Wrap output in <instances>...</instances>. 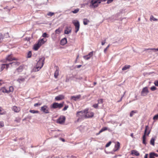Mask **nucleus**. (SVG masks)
<instances>
[{
  "instance_id": "obj_62",
  "label": "nucleus",
  "mask_w": 158,
  "mask_h": 158,
  "mask_svg": "<svg viewBox=\"0 0 158 158\" xmlns=\"http://www.w3.org/2000/svg\"><path fill=\"white\" fill-rule=\"evenodd\" d=\"M148 154H145L144 157V158H148Z\"/></svg>"
},
{
  "instance_id": "obj_56",
  "label": "nucleus",
  "mask_w": 158,
  "mask_h": 158,
  "mask_svg": "<svg viewBox=\"0 0 158 158\" xmlns=\"http://www.w3.org/2000/svg\"><path fill=\"white\" fill-rule=\"evenodd\" d=\"M113 0H108L107 1V3L109 4L112 2Z\"/></svg>"
},
{
  "instance_id": "obj_29",
  "label": "nucleus",
  "mask_w": 158,
  "mask_h": 158,
  "mask_svg": "<svg viewBox=\"0 0 158 158\" xmlns=\"http://www.w3.org/2000/svg\"><path fill=\"white\" fill-rule=\"evenodd\" d=\"M23 70V67L22 66H20L19 67L16 69L17 72L19 73L21 72Z\"/></svg>"
},
{
  "instance_id": "obj_64",
  "label": "nucleus",
  "mask_w": 158,
  "mask_h": 158,
  "mask_svg": "<svg viewBox=\"0 0 158 158\" xmlns=\"http://www.w3.org/2000/svg\"><path fill=\"white\" fill-rule=\"evenodd\" d=\"M81 66V65H78L77 66V68H80Z\"/></svg>"
},
{
  "instance_id": "obj_39",
  "label": "nucleus",
  "mask_w": 158,
  "mask_h": 158,
  "mask_svg": "<svg viewBox=\"0 0 158 158\" xmlns=\"http://www.w3.org/2000/svg\"><path fill=\"white\" fill-rule=\"evenodd\" d=\"M32 53L31 51H29L27 53V57L28 58H31V56Z\"/></svg>"
},
{
  "instance_id": "obj_17",
  "label": "nucleus",
  "mask_w": 158,
  "mask_h": 158,
  "mask_svg": "<svg viewBox=\"0 0 158 158\" xmlns=\"http://www.w3.org/2000/svg\"><path fill=\"white\" fill-rule=\"evenodd\" d=\"M59 68L58 67H56V70L55 71L54 74V76L56 78H57L59 75Z\"/></svg>"
},
{
  "instance_id": "obj_50",
  "label": "nucleus",
  "mask_w": 158,
  "mask_h": 158,
  "mask_svg": "<svg viewBox=\"0 0 158 158\" xmlns=\"http://www.w3.org/2000/svg\"><path fill=\"white\" fill-rule=\"evenodd\" d=\"M110 46V44L108 45V46L106 47V48L104 49V51L105 53L106 52L107 49Z\"/></svg>"
},
{
  "instance_id": "obj_63",
  "label": "nucleus",
  "mask_w": 158,
  "mask_h": 158,
  "mask_svg": "<svg viewBox=\"0 0 158 158\" xmlns=\"http://www.w3.org/2000/svg\"><path fill=\"white\" fill-rule=\"evenodd\" d=\"M131 136L133 138H134V136H133V133H131Z\"/></svg>"
},
{
  "instance_id": "obj_2",
  "label": "nucleus",
  "mask_w": 158,
  "mask_h": 158,
  "mask_svg": "<svg viewBox=\"0 0 158 158\" xmlns=\"http://www.w3.org/2000/svg\"><path fill=\"white\" fill-rule=\"evenodd\" d=\"M44 60L45 58L44 57L40 58L37 63L36 67L33 69V70L34 71H38L43 67L44 64Z\"/></svg>"
},
{
  "instance_id": "obj_61",
  "label": "nucleus",
  "mask_w": 158,
  "mask_h": 158,
  "mask_svg": "<svg viewBox=\"0 0 158 158\" xmlns=\"http://www.w3.org/2000/svg\"><path fill=\"white\" fill-rule=\"evenodd\" d=\"M11 8H8V6H7L6 7H5L4 8V9H9V10H10V9H11Z\"/></svg>"
},
{
  "instance_id": "obj_30",
  "label": "nucleus",
  "mask_w": 158,
  "mask_h": 158,
  "mask_svg": "<svg viewBox=\"0 0 158 158\" xmlns=\"http://www.w3.org/2000/svg\"><path fill=\"white\" fill-rule=\"evenodd\" d=\"M137 113V110H132V111L130 114V116L131 117H132L133 116V114H135Z\"/></svg>"
},
{
  "instance_id": "obj_49",
  "label": "nucleus",
  "mask_w": 158,
  "mask_h": 158,
  "mask_svg": "<svg viewBox=\"0 0 158 158\" xmlns=\"http://www.w3.org/2000/svg\"><path fill=\"white\" fill-rule=\"evenodd\" d=\"M98 104L99 103H102L103 102V100L102 99H100L98 100Z\"/></svg>"
},
{
  "instance_id": "obj_28",
  "label": "nucleus",
  "mask_w": 158,
  "mask_h": 158,
  "mask_svg": "<svg viewBox=\"0 0 158 158\" xmlns=\"http://www.w3.org/2000/svg\"><path fill=\"white\" fill-rule=\"evenodd\" d=\"M83 24L85 25H87L88 23L89 22V21L88 19H83Z\"/></svg>"
},
{
  "instance_id": "obj_20",
  "label": "nucleus",
  "mask_w": 158,
  "mask_h": 158,
  "mask_svg": "<svg viewBox=\"0 0 158 158\" xmlns=\"http://www.w3.org/2000/svg\"><path fill=\"white\" fill-rule=\"evenodd\" d=\"M131 154V155H135L137 156H138L139 155V152L135 150H132Z\"/></svg>"
},
{
  "instance_id": "obj_35",
  "label": "nucleus",
  "mask_w": 158,
  "mask_h": 158,
  "mask_svg": "<svg viewBox=\"0 0 158 158\" xmlns=\"http://www.w3.org/2000/svg\"><path fill=\"white\" fill-rule=\"evenodd\" d=\"M54 15V13L51 12H49L47 14V15L50 17Z\"/></svg>"
},
{
  "instance_id": "obj_45",
  "label": "nucleus",
  "mask_w": 158,
  "mask_h": 158,
  "mask_svg": "<svg viewBox=\"0 0 158 158\" xmlns=\"http://www.w3.org/2000/svg\"><path fill=\"white\" fill-rule=\"evenodd\" d=\"M156 88L155 86H152L151 88V89L152 91H154L156 90Z\"/></svg>"
},
{
  "instance_id": "obj_15",
  "label": "nucleus",
  "mask_w": 158,
  "mask_h": 158,
  "mask_svg": "<svg viewBox=\"0 0 158 158\" xmlns=\"http://www.w3.org/2000/svg\"><path fill=\"white\" fill-rule=\"evenodd\" d=\"M0 36H2V41L3 39L5 40L6 38H8L10 37L9 34L8 32L5 33L4 35H1Z\"/></svg>"
},
{
  "instance_id": "obj_10",
  "label": "nucleus",
  "mask_w": 158,
  "mask_h": 158,
  "mask_svg": "<svg viewBox=\"0 0 158 158\" xmlns=\"http://www.w3.org/2000/svg\"><path fill=\"white\" fill-rule=\"evenodd\" d=\"M65 118L64 116H61L57 119V123L60 124H63L65 121Z\"/></svg>"
},
{
  "instance_id": "obj_8",
  "label": "nucleus",
  "mask_w": 158,
  "mask_h": 158,
  "mask_svg": "<svg viewBox=\"0 0 158 158\" xmlns=\"http://www.w3.org/2000/svg\"><path fill=\"white\" fill-rule=\"evenodd\" d=\"M40 110L45 114H48L49 113V108L46 105H44L41 107Z\"/></svg>"
},
{
  "instance_id": "obj_14",
  "label": "nucleus",
  "mask_w": 158,
  "mask_h": 158,
  "mask_svg": "<svg viewBox=\"0 0 158 158\" xmlns=\"http://www.w3.org/2000/svg\"><path fill=\"white\" fill-rule=\"evenodd\" d=\"M12 110L15 112L18 113L20 111V108L16 106H13L12 108Z\"/></svg>"
},
{
  "instance_id": "obj_7",
  "label": "nucleus",
  "mask_w": 158,
  "mask_h": 158,
  "mask_svg": "<svg viewBox=\"0 0 158 158\" xmlns=\"http://www.w3.org/2000/svg\"><path fill=\"white\" fill-rule=\"evenodd\" d=\"M73 24L75 26V32L77 33L79 30L80 28V24L78 20H73L72 21Z\"/></svg>"
},
{
  "instance_id": "obj_54",
  "label": "nucleus",
  "mask_w": 158,
  "mask_h": 158,
  "mask_svg": "<svg viewBox=\"0 0 158 158\" xmlns=\"http://www.w3.org/2000/svg\"><path fill=\"white\" fill-rule=\"evenodd\" d=\"M154 84L156 86H158V81H154Z\"/></svg>"
},
{
  "instance_id": "obj_12",
  "label": "nucleus",
  "mask_w": 158,
  "mask_h": 158,
  "mask_svg": "<svg viewBox=\"0 0 158 158\" xmlns=\"http://www.w3.org/2000/svg\"><path fill=\"white\" fill-rule=\"evenodd\" d=\"M6 61H9L16 60V59L14 58L12 54L8 55L6 57Z\"/></svg>"
},
{
  "instance_id": "obj_40",
  "label": "nucleus",
  "mask_w": 158,
  "mask_h": 158,
  "mask_svg": "<svg viewBox=\"0 0 158 158\" xmlns=\"http://www.w3.org/2000/svg\"><path fill=\"white\" fill-rule=\"evenodd\" d=\"M55 31L56 34H59L61 32V30L60 28H58L56 29Z\"/></svg>"
},
{
  "instance_id": "obj_22",
  "label": "nucleus",
  "mask_w": 158,
  "mask_h": 158,
  "mask_svg": "<svg viewBox=\"0 0 158 158\" xmlns=\"http://www.w3.org/2000/svg\"><path fill=\"white\" fill-rule=\"evenodd\" d=\"M120 148V143L119 142H117V143L115 145V148L114 149V151H116L118 150Z\"/></svg>"
},
{
  "instance_id": "obj_51",
  "label": "nucleus",
  "mask_w": 158,
  "mask_h": 158,
  "mask_svg": "<svg viewBox=\"0 0 158 158\" xmlns=\"http://www.w3.org/2000/svg\"><path fill=\"white\" fill-rule=\"evenodd\" d=\"M98 104H94V105H93V106L95 108H97L98 107Z\"/></svg>"
},
{
  "instance_id": "obj_19",
  "label": "nucleus",
  "mask_w": 158,
  "mask_h": 158,
  "mask_svg": "<svg viewBox=\"0 0 158 158\" xmlns=\"http://www.w3.org/2000/svg\"><path fill=\"white\" fill-rule=\"evenodd\" d=\"M81 97V95H79L76 96H72L71 97V99L73 100L74 101H76L77 99H78Z\"/></svg>"
},
{
  "instance_id": "obj_5",
  "label": "nucleus",
  "mask_w": 158,
  "mask_h": 158,
  "mask_svg": "<svg viewBox=\"0 0 158 158\" xmlns=\"http://www.w3.org/2000/svg\"><path fill=\"white\" fill-rule=\"evenodd\" d=\"M64 105V102L60 103H59L57 102H54L51 106L50 107L51 108L56 109L58 108L60 109Z\"/></svg>"
},
{
  "instance_id": "obj_52",
  "label": "nucleus",
  "mask_w": 158,
  "mask_h": 158,
  "mask_svg": "<svg viewBox=\"0 0 158 158\" xmlns=\"http://www.w3.org/2000/svg\"><path fill=\"white\" fill-rule=\"evenodd\" d=\"M68 107H69L68 106H65L64 107L63 109V111L66 110H67V109L68 108Z\"/></svg>"
},
{
  "instance_id": "obj_37",
  "label": "nucleus",
  "mask_w": 158,
  "mask_h": 158,
  "mask_svg": "<svg viewBox=\"0 0 158 158\" xmlns=\"http://www.w3.org/2000/svg\"><path fill=\"white\" fill-rule=\"evenodd\" d=\"M107 130V128L106 127H104L101 129L100 130V132H102Z\"/></svg>"
},
{
  "instance_id": "obj_13",
  "label": "nucleus",
  "mask_w": 158,
  "mask_h": 158,
  "mask_svg": "<svg viewBox=\"0 0 158 158\" xmlns=\"http://www.w3.org/2000/svg\"><path fill=\"white\" fill-rule=\"evenodd\" d=\"M93 51H92L89 52L88 55L84 56L83 58L85 60H88L93 56Z\"/></svg>"
},
{
  "instance_id": "obj_47",
  "label": "nucleus",
  "mask_w": 158,
  "mask_h": 158,
  "mask_svg": "<svg viewBox=\"0 0 158 158\" xmlns=\"http://www.w3.org/2000/svg\"><path fill=\"white\" fill-rule=\"evenodd\" d=\"M111 141H110L108 143H107L106 145V147H108L109 146H110V145L111 144Z\"/></svg>"
},
{
  "instance_id": "obj_36",
  "label": "nucleus",
  "mask_w": 158,
  "mask_h": 158,
  "mask_svg": "<svg viewBox=\"0 0 158 158\" xmlns=\"http://www.w3.org/2000/svg\"><path fill=\"white\" fill-rule=\"evenodd\" d=\"M79 10V9L78 8H77L74 10L72 11V12L74 14H76L78 13Z\"/></svg>"
},
{
  "instance_id": "obj_60",
  "label": "nucleus",
  "mask_w": 158,
  "mask_h": 158,
  "mask_svg": "<svg viewBox=\"0 0 158 158\" xmlns=\"http://www.w3.org/2000/svg\"><path fill=\"white\" fill-rule=\"evenodd\" d=\"M154 155L155 156H156V157H158V155L157 154H156L155 153L153 152Z\"/></svg>"
},
{
  "instance_id": "obj_18",
  "label": "nucleus",
  "mask_w": 158,
  "mask_h": 158,
  "mask_svg": "<svg viewBox=\"0 0 158 158\" xmlns=\"http://www.w3.org/2000/svg\"><path fill=\"white\" fill-rule=\"evenodd\" d=\"M67 43V39L64 38L62 39L60 41V44L62 45H65Z\"/></svg>"
},
{
  "instance_id": "obj_3",
  "label": "nucleus",
  "mask_w": 158,
  "mask_h": 158,
  "mask_svg": "<svg viewBox=\"0 0 158 158\" xmlns=\"http://www.w3.org/2000/svg\"><path fill=\"white\" fill-rule=\"evenodd\" d=\"M101 3L100 0H91L90 2L89 6L91 8H95Z\"/></svg>"
},
{
  "instance_id": "obj_11",
  "label": "nucleus",
  "mask_w": 158,
  "mask_h": 158,
  "mask_svg": "<svg viewBox=\"0 0 158 158\" xmlns=\"http://www.w3.org/2000/svg\"><path fill=\"white\" fill-rule=\"evenodd\" d=\"M149 91L148 88L145 87L143 88L141 93V95L143 96H145L148 93Z\"/></svg>"
},
{
  "instance_id": "obj_32",
  "label": "nucleus",
  "mask_w": 158,
  "mask_h": 158,
  "mask_svg": "<svg viewBox=\"0 0 158 158\" xmlns=\"http://www.w3.org/2000/svg\"><path fill=\"white\" fill-rule=\"evenodd\" d=\"M150 20L151 21H157V19L155 18L153 15H151L150 17Z\"/></svg>"
},
{
  "instance_id": "obj_24",
  "label": "nucleus",
  "mask_w": 158,
  "mask_h": 158,
  "mask_svg": "<svg viewBox=\"0 0 158 158\" xmlns=\"http://www.w3.org/2000/svg\"><path fill=\"white\" fill-rule=\"evenodd\" d=\"M40 46L37 43L35 44L33 48V49L35 51L37 50Z\"/></svg>"
},
{
  "instance_id": "obj_27",
  "label": "nucleus",
  "mask_w": 158,
  "mask_h": 158,
  "mask_svg": "<svg viewBox=\"0 0 158 158\" xmlns=\"http://www.w3.org/2000/svg\"><path fill=\"white\" fill-rule=\"evenodd\" d=\"M25 79L24 78H18L17 81L19 83H21V82H23L25 81Z\"/></svg>"
},
{
  "instance_id": "obj_38",
  "label": "nucleus",
  "mask_w": 158,
  "mask_h": 158,
  "mask_svg": "<svg viewBox=\"0 0 158 158\" xmlns=\"http://www.w3.org/2000/svg\"><path fill=\"white\" fill-rule=\"evenodd\" d=\"M150 158H155V156L154 155L153 152H151L149 154Z\"/></svg>"
},
{
  "instance_id": "obj_31",
  "label": "nucleus",
  "mask_w": 158,
  "mask_h": 158,
  "mask_svg": "<svg viewBox=\"0 0 158 158\" xmlns=\"http://www.w3.org/2000/svg\"><path fill=\"white\" fill-rule=\"evenodd\" d=\"M155 139L154 138H152L150 141V143L151 144L154 146L155 143Z\"/></svg>"
},
{
  "instance_id": "obj_59",
  "label": "nucleus",
  "mask_w": 158,
  "mask_h": 158,
  "mask_svg": "<svg viewBox=\"0 0 158 158\" xmlns=\"http://www.w3.org/2000/svg\"><path fill=\"white\" fill-rule=\"evenodd\" d=\"M106 43V40H104V42H102V45H103L105 44V43Z\"/></svg>"
},
{
  "instance_id": "obj_1",
  "label": "nucleus",
  "mask_w": 158,
  "mask_h": 158,
  "mask_svg": "<svg viewBox=\"0 0 158 158\" xmlns=\"http://www.w3.org/2000/svg\"><path fill=\"white\" fill-rule=\"evenodd\" d=\"M87 110H84L77 112L76 116L77 118V122L81 121L85 118H86L85 114L87 112Z\"/></svg>"
},
{
  "instance_id": "obj_43",
  "label": "nucleus",
  "mask_w": 158,
  "mask_h": 158,
  "mask_svg": "<svg viewBox=\"0 0 158 158\" xmlns=\"http://www.w3.org/2000/svg\"><path fill=\"white\" fill-rule=\"evenodd\" d=\"M4 126V124L3 122L2 121L0 122V128L3 127Z\"/></svg>"
},
{
  "instance_id": "obj_33",
  "label": "nucleus",
  "mask_w": 158,
  "mask_h": 158,
  "mask_svg": "<svg viewBox=\"0 0 158 158\" xmlns=\"http://www.w3.org/2000/svg\"><path fill=\"white\" fill-rule=\"evenodd\" d=\"M5 64H2L1 65L0 71H2L4 69H5Z\"/></svg>"
},
{
  "instance_id": "obj_16",
  "label": "nucleus",
  "mask_w": 158,
  "mask_h": 158,
  "mask_svg": "<svg viewBox=\"0 0 158 158\" xmlns=\"http://www.w3.org/2000/svg\"><path fill=\"white\" fill-rule=\"evenodd\" d=\"M64 96L63 95L61 94L56 97L55 98V99L56 100L59 101L64 99Z\"/></svg>"
},
{
  "instance_id": "obj_26",
  "label": "nucleus",
  "mask_w": 158,
  "mask_h": 158,
  "mask_svg": "<svg viewBox=\"0 0 158 158\" xmlns=\"http://www.w3.org/2000/svg\"><path fill=\"white\" fill-rule=\"evenodd\" d=\"M131 66L130 65H126L122 69V70L124 71L127 69L130 68Z\"/></svg>"
},
{
  "instance_id": "obj_23",
  "label": "nucleus",
  "mask_w": 158,
  "mask_h": 158,
  "mask_svg": "<svg viewBox=\"0 0 158 158\" xmlns=\"http://www.w3.org/2000/svg\"><path fill=\"white\" fill-rule=\"evenodd\" d=\"M45 42V41H44V39H42L40 40L37 43V44L40 45V46H41L42 44H44V43Z\"/></svg>"
},
{
  "instance_id": "obj_53",
  "label": "nucleus",
  "mask_w": 158,
  "mask_h": 158,
  "mask_svg": "<svg viewBox=\"0 0 158 158\" xmlns=\"http://www.w3.org/2000/svg\"><path fill=\"white\" fill-rule=\"evenodd\" d=\"M41 105V103H35L34 104V106L35 107L38 106H40Z\"/></svg>"
},
{
  "instance_id": "obj_41",
  "label": "nucleus",
  "mask_w": 158,
  "mask_h": 158,
  "mask_svg": "<svg viewBox=\"0 0 158 158\" xmlns=\"http://www.w3.org/2000/svg\"><path fill=\"white\" fill-rule=\"evenodd\" d=\"M158 119V114L155 115L153 118V119L154 120H157Z\"/></svg>"
},
{
  "instance_id": "obj_9",
  "label": "nucleus",
  "mask_w": 158,
  "mask_h": 158,
  "mask_svg": "<svg viewBox=\"0 0 158 158\" xmlns=\"http://www.w3.org/2000/svg\"><path fill=\"white\" fill-rule=\"evenodd\" d=\"M85 110H87V112L85 114V118H92L94 115V113L92 112L88 111V109H86Z\"/></svg>"
},
{
  "instance_id": "obj_42",
  "label": "nucleus",
  "mask_w": 158,
  "mask_h": 158,
  "mask_svg": "<svg viewBox=\"0 0 158 158\" xmlns=\"http://www.w3.org/2000/svg\"><path fill=\"white\" fill-rule=\"evenodd\" d=\"M2 108L0 107V114H5L6 112H2Z\"/></svg>"
},
{
  "instance_id": "obj_6",
  "label": "nucleus",
  "mask_w": 158,
  "mask_h": 158,
  "mask_svg": "<svg viewBox=\"0 0 158 158\" xmlns=\"http://www.w3.org/2000/svg\"><path fill=\"white\" fill-rule=\"evenodd\" d=\"M14 90V88L13 86H10L9 88V89L8 90L6 89L5 87H2L0 90L3 93H6L7 94H9L10 92H12Z\"/></svg>"
},
{
  "instance_id": "obj_48",
  "label": "nucleus",
  "mask_w": 158,
  "mask_h": 158,
  "mask_svg": "<svg viewBox=\"0 0 158 158\" xmlns=\"http://www.w3.org/2000/svg\"><path fill=\"white\" fill-rule=\"evenodd\" d=\"M48 34L46 33H44L43 34L42 36L44 37H48Z\"/></svg>"
},
{
  "instance_id": "obj_21",
  "label": "nucleus",
  "mask_w": 158,
  "mask_h": 158,
  "mask_svg": "<svg viewBox=\"0 0 158 158\" xmlns=\"http://www.w3.org/2000/svg\"><path fill=\"white\" fill-rule=\"evenodd\" d=\"M10 64L11 67H16L19 65V63L18 62H15L10 63Z\"/></svg>"
},
{
  "instance_id": "obj_25",
  "label": "nucleus",
  "mask_w": 158,
  "mask_h": 158,
  "mask_svg": "<svg viewBox=\"0 0 158 158\" xmlns=\"http://www.w3.org/2000/svg\"><path fill=\"white\" fill-rule=\"evenodd\" d=\"M71 29L67 27L66 28V30L64 31V33L65 34H68L69 33H71Z\"/></svg>"
},
{
  "instance_id": "obj_44",
  "label": "nucleus",
  "mask_w": 158,
  "mask_h": 158,
  "mask_svg": "<svg viewBox=\"0 0 158 158\" xmlns=\"http://www.w3.org/2000/svg\"><path fill=\"white\" fill-rule=\"evenodd\" d=\"M5 64V68L6 69V70H7L10 65V63L9 64Z\"/></svg>"
},
{
  "instance_id": "obj_34",
  "label": "nucleus",
  "mask_w": 158,
  "mask_h": 158,
  "mask_svg": "<svg viewBox=\"0 0 158 158\" xmlns=\"http://www.w3.org/2000/svg\"><path fill=\"white\" fill-rule=\"evenodd\" d=\"M29 112L33 114H35V113H38L39 112L38 110H30Z\"/></svg>"
},
{
  "instance_id": "obj_4",
  "label": "nucleus",
  "mask_w": 158,
  "mask_h": 158,
  "mask_svg": "<svg viewBox=\"0 0 158 158\" xmlns=\"http://www.w3.org/2000/svg\"><path fill=\"white\" fill-rule=\"evenodd\" d=\"M148 128L149 127L148 126H146L144 134L143 136V143L145 145L146 144V135H148L150 133V131H148Z\"/></svg>"
},
{
  "instance_id": "obj_58",
  "label": "nucleus",
  "mask_w": 158,
  "mask_h": 158,
  "mask_svg": "<svg viewBox=\"0 0 158 158\" xmlns=\"http://www.w3.org/2000/svg\"><path fill=\"white\" fill-rule=\"evenodd\" d=\"M150 49H151V50H155V51H158V48H151Z\"/></svg>"
},
{
  "instance_id": "obj_57",
  "label": "nucleus",
  "mask_w": 158,
  "mask_h": 158,
  "mask_svg": "<svg viewBox=\"0 0 158 158\" xmlns=\"http://www.w3.org/2000/svg\"><path fill=\"white\" fill-rule=\"evenodd\" d=\"M3 83H4L3 81L2 80H0V86Z\"/></svg>"
},
{
  "instance_id": "obj_55",
  "label": "nucleus",
  "mask_w": 158,
  "mask_h": 158,
  "mask_svg": "<svg viewBox=\"0 0 158 158\" xmlns=\"http://www.w3.org/2000/svg\"><path fill=\"white\" fill-rule=\"evenodd\" d=\"M20 118H16V119L15 120V121L18 122H20Z\"/></svg>"
},
{
  "instance_id": "obj_46",
  "label": "nucleus",
  "mask_w": 158,
  "mask_h": 158,
  "mask_svg": "<svg viewBox=\"0 0 158 158\" xmlns=\"http://www.w3.org/2000/svg\"><path fill=\"white\" fill-rule=\"evenodd\" d=\"M56 37L55 35H54V34L52 35V38L53 40H56Z\"/></svg>"
}]
</instances>
